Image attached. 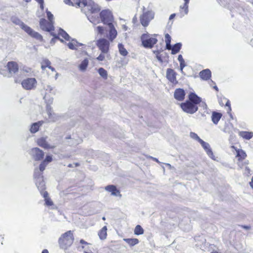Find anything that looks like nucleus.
Masks as SVG:
<instances>
[{"instance_id": "nucleus-1", "label": "nucleus", "mask_w": 253, "mask_h": 253, "mask_svg": "<svg viewBox=\"0 0 253 253\" xmlns=\"http://www.w3.org/2000/svg\"><path fill=\"white\" fill-rule=\"evenodd\" d=\"M83 4V7H81L82 10L87 16L90 22L93 23V20L92 18L89 17V15L90 14H95L97 13L100 10L98 5L90 0L88 1L85 0Z\"/></svg>"}, {"instance_id": "nucleus-2", "label": "nucleus", "mask_w": 253, "mask_h": 253, "mask_svg": "<svg viewBox=\"0 0 253 253\" xmlns=\"http://www.w3.org/2000/svg\"><path fill=\"white\" fill-rule=\"evenodd\" d=\"M74 240L73 233L72 231L70 230L61 236L59 238L58 243L61 249L66 250L72 245Z\"/></svg>"}, {"instance_id": "nucleus-3", "label": "nucleus", "mask_w": 253, "mask_h": 253, "mask_svg": "<svg viewBox=\"0 0 253 253\" xmlns=\"http://www.w3.org/2000/svg\"><path fill=\"white\" fill-rule=\"evenodd\" d=\"M13 22L16 24L20 25V28L24 30V31L26 32L31 37L40 41L42 40V37L41 35L34 31L32 28L25 24L20 20L15 19V20H13Z\"/></svg>"}, {"instance_id": "nucleus-4", "label": "nucleus", "mask_w": 253, "mask_h": 253, "mask_svg": "<svg viewBox=\"0 0 253 253\" xmlns=\"http://www.w3.org/2000/svg\"><path fill=\"white\" fill-rule=\"evenodd\" d=\"M34 175L35 179L36 184L38 189L42 195L44 192H45L44 190L45 189V185L43 176L41 175L40 172L38 170V169H35Z\"/></svg>"}, {"instance_id": "nucleus-5", "label": "nucleus", "mask_w": 253, "mask_h": 253, "mask_svg": "<svg viewBox=\"0 0 253 253\" xmlns=\"http://www.w3.org/2000/svg\"><path fill=\"white\" fill-rule=\"evenodd\" d=\"M142 44L145 48H152L156 43L158 40L156 38L151 37L147 34H144L141 37Z\"/></svg>"}, {"instance_id": "nucleus-6", "label": "nucleus", "mask_w": 253, "mask_h": 253, "mask_svg": "<svg viewBox=\"0 0 253 253\" xmlns=\"http://www.w3.org/2000/svg\"><path fill=\"white\" fill-rule=\"evenodd\" d=\"M51 104H47L46 106V113L47 115L46 120L49 123H54L58 121L61 118V116L54 113Z\"/></svg>"}, {"instance_id": "nucleus-7", "label": "nucleus", "mask_w": 253, "mask_h": 253, "mask_svg": "<svg viewBox=\"0 0 253 253\" xmlns=\"http://www.w3.org/2000/svg\"><path fill=\"white\" fill-rule=\"evenodd\" d=\"M21 84L24 89L26 90H32L36 88L37 81L34 78H28L23 80Z\"/></svg>"}, {"instance_id": "nucleus-8", "label": "nucleus", "mask_w": 253, "mask_h": 253, "mask_svg": "<svg viewBox=\"0 0 253 253\" xmlns=\"http://www.w3.org/2000/svg\"><path fill=\"white\" fill-rule=\"evenodd\" d=\"M180 106L184 112L191 114L195 113L198 109V106L196 104L189 101L182 103L180 104Z\"/></svg>"}, {"instance_id": "nucleus-9", "label": "nucleus", "mask_w": 253, "mask_h": 253, "mask_svg": "<svg viewBox=\"0 0 253 253\" xmlns=\"http://www.w3.org/2000/svg\"><path fill=\"white\" fill-rule=\"evenodd\" d=\"M96 45L102 53H108L109 51L110 42L104 38L99 39L96 42Z\"/></svg>"}, {"instance_id": "nucleus-10", "label": "nucleus", "mask_w": 253, "mask_h": 253, "mask_svg": "<svg viewBox=\"0 0 253 253\" xmlns=\"http://www.w3.org/2000/svg\"><path fill=\"white\" fill-rule=\"evenodd\" d=\"M100 18L102 22L107 25L112 24L113 20V15L111 12L109 10L102 11L100 13Z\"/></svg>"}, {"instance_id": "nucleus-11", "label": "nucleus", "mask_w": 253, "mask_h": 253, "mask_svg": "<svg viewBox=\"0 0 253 253\" xmlns=\"http://www.w3.org/2000/svg\"><path fill=\"white\" fill-rule=\"evenodd\" d=\"M154 14L152 11H148L143 12V14L140 17V21L142 25L144 27H147L150 21L154 18Z\"/></svg>"}, {"instance_id": "nucleus-12", "label": "nucleus", "mask_w": 253, "mask_h": 253, "mask_svg": "<svg viewBox=\"0 0 253 253\" xmlns=\"http://www.w3.org/2000/svg\"><path fill=\"white\" fill-rule=\"evenodd\" d=\"M40 26L41 29L45 31L51 32L54 30L53 23L48 22L43 18L40 20Z\"/></svg>"}, {"instance_id": "nucleus-13", "label": "nucleus", "mask_w": 253, "mask_h": 253, "mask_svg": "<svg viewBox=\"0 0 253 253\" xmlns=\"http://www.w3.org/2000/svg\"><path fill=\"white\" fill-rule=\"evenodd\" d=\"M30 154L35 161H40L43 159L44 156V152L37 147L32 149Z\"/></svg>"}, {"instance_id": "nucleus-14", "label": "nucleus", "mask_w": 253, "mask_h": 253, "mask_svg": "<svg viewBox=\"0 0 253 253\" xmlns=\"http://www.w3.org/2000/svg\"><path fill=\"white\" fill-rule=\"evenodd\" d=\"M44 89L46 91L44 96V99H45L47 104H52L53 102V98L52 97L48 99V93H50L52 94H55L56 91L54 87L48 84L44 86Z\"/></svg>"}, {"instance_id": "nucleus-15", "label": "nucleus", "mask_w": 253, "mask_h": 253, "mask_svg": "<svg viewBox=\"0 0 253 253\" xmlns=\"http://www.w3.org/2000/svg\"><path fill=\"white\" fill-rule=\"evenodd\" d=\"M47 137H42L37 139V143L38 145L44 149H52L55 147L54 146L50 145L46 141Z\"/></svg>"}, {"instance_id": "nucleus-16", "label": "nucleus", "mask_w": 253, "mask_h": 253, "mask_svg": "<svg viewBox=\"0 0 253 253\" xmlns=\"http://www.w3.org/2000/svg\"><path fill=\"white\" fill-rule=\"evenodd\" d=\"M8 72L10 74H14L18 71V65L17 63L14 61L8 62L6 65Z\"/></svg>"}, {"instance_id": "nucleus-17", "label": "nucleus", "mask_w": 253, "mask_h": 253, "mask_svg": "<svg viewBox=\"0 0 253 253\" xmlns=\"http://www.w3.org/2000/svg\"><path fill=\"white\" fill-rule=\"evenodd\" d=\"M108 26L109 34L107 37L111 42H112L117 35V32L113 24L107 25Z\"/></svg>"}, {"instance_id": "nucleus-18", "label": "nucleus", "mask_w": 253, "mask_h": 253, "mask_svg": "<svg viewBox=\"0 0 253 253\" xmlns=\"http://www.w3.org/2000/svg\"><path fill=\"white\" fill-rule=\"evenodd\" d=\"M167 78L169 81L173 84H176L177 83L176 79V73L171 69H167Z\"/></svg>"}, {"instance_id": "nucleus-19", "label": "nucleus", "mask_w": 253, "mask_h": 253, "mask_svg": "<svg viewBox=\"0 0 253 253\" xmlns=\"http://www.w3.org/2000/svg\"><path fill=\"white\" fill-rule=\"evenodd\" d=\"M105 189L106 191L111 192V195L115 196H120L121 197V194H120V192L119 190L117 189L116 187L113 185H109L105 187Z\"/></svg>"}, {"instance_id": "nucleus-20", "label": "nucleus", "mask_w": 253, "mask_h": 253, "mask_svg": "<svg viewBox=\"0 0 253 253\" xmlns=\"http://www.w3.org/2000/svg\"><path fill=\"white\" fill-rule=\"evenodd\" d=\"M199 143L201 144L203 148L206 151L208 156L213 159V155L211 149L210 144L208 143L205 142L202 139L200 140Z\"/></svg>"}, {"instance_id": "nucleus-21", "label": "nucleus", "mask_w": 253, "mask_h": 253, "mask_svg": "<svg viewBox=\"0 0 253 253\" xmlns=\"http://www.w3.org/2000/svg\"><path fill=\"white\" fill-rule=\"evenodd\" d=\"M185 95V93L183 89L177 88L174 91V98L178 101L183 100L184 99Z\"/></svg>"}, {"instance_id": "nucleus-22", "label": "nucleus", "mask_w": 253, "mask_h": 253, "mask_svg": "<svg viewBox=\"0 0 253 253\" xmlns=\"http://www.w3.org/2000/svg\"><path fill=\"white\" fill-rule=\"evenodd\" d=\"M188 101L197 106V104L201 102V98L198 96L195 93L191 92L189 95Z\"/></svg>"}, {"instance_id": "nucleus-23", "label": "nucleus", "mask_w": 253, "mask_h": 253, "mask_svg": "<svg viewBox=\"0 0 253 253\" xmlns=\"http://www.w3.org/2000/svg\"><path fill=\"white\" fill-rule=\"evenodd\" d=\"M200 77L202 80H208L211 77V72L209 69H205L199 73Z\"/></svg>"}, {"instance_id": "nucleus-24", "label": "nucleus", "mask_w": 253, "mask_h": 253, "mask_svg": "<svg viewBox=\"0 0 253 253\" xmlns=\"http://www.w3.org/2000/svg\"><path fill=\"white\" fill-rule=\"evenodd\" d=\"M43 123V121H39L33 124L30 129L31 132L33 133L37 132L39 130V127L42 125Z\"/></svg>"}, {"instance_id": "nucleus-25", "label": "nucleus", "mask_w": 253, "mask_h": 253, "mask_svg": "<svg viewBox=\"0 0 253 253\" xmlns=\"http://www.w3.org/2000/svg\"><path fill=\"white\" fill-rule=\"evenodd\" d=\"M222 117V114L220 113L213 112L211 116V120L213 124L216 125Z\"/></svg>"}, {"instance_id": "nucleus-26", "label": "nucleus", "mask_w": 253, "mask_h": 253, "mask_svg": "<svg viewBox=\"0 0 253 253\" xmlns=\"http://www.w3.org/2000/svg\"><path fill=\"white\" fill-rule=\"evenodd\" d=\"M68 47L72 50L77 49V48L80 46L82 45V44L78 42L75 40H72L71 42L67 43Z\"/></svg>"}, {"instance_id": "nucleus-27", "label": "nucleus", "mask_w": 253, "mask_h": 253, "mask_svg": "<svg viewBox=\"0 0 253 253\" xmlns=\"http://www.w3.org/2000/svg\"><path fill=\"white\" fill-rule=\"evenodd\" d=\"M57 36H61L63 38L67 41H70V37L69 35L63 30L60 29L58 31Z\"/></svg>"}, {"instance_id": "nucleus-28", "label": "nucleus", "mask_w": 253, "mask_h": 253, "mask_svg": "<svg viewBox=\"0 0 253 253\" xmlns=\"http://www.w3.org/2000/svg\"><path fill=\"white\" fill-rule=\"evenodd\" d=\"M88 64V60L87 58L84 59L79 65V69L83 72L86 70Z\"/></svg>"}, {"instance_id": "nucleus-29", "label": "nucleus", "mask_w": 253, "mask_h": 253, "mask_svg": "<svg viewBox=\"0 0 253 253\" xmlns=\"http://www.w3.org/2000/svg\"><path fill=\"white\" fill-rule=\"evenodd\" d=\"M124 241L131 246H133L139 243V240L136 238L124 239Z\"/></svg>"}, {"instance_id": "nucleus-30", "label": "nucleus", "mask_w": 253, "mask_h": 253, "mask_svg": "<svg viewBox=\"0 0 253 253\" xmlns=\"http://www.w3.org/2000/svg\"><path fill=\"white\" fill-rule=\"evenodd\" d=\"M118 48L120 54L124 56H126L127 55L128 52L126 49L124 47V46L122 43L118 44Z\"/></svg>"}, {"instance_id": "nucleus-31", "label": "nucleus", "mask_w": 253, "mask_h": 253, "mask_svg": "<svg viewBox=\"0 0 253 253\" xmlns=\"http://www.w3.org/2000/svg\"><path fill=\"white\" fill-rule=\"evenodd\" d=\"M240 135L243 138H245L247 140L250 139L253 136V132H247L242 131L240 132Z\"/></svg>"}, {"instance_id": "nucleus-32", "label": "nucleus", "mask_w": 253, "mask_h": 253, "mask_svg": "<svg viewBox=\"0 0 253 253\" xmlns=\"http://www.w3.org/2000/svg\"><path fill=\"white\" fill-rule=\"evenodd\" d=\"M43 197L45 198V205L47 206L53 205V203L51 200L48 197V193L47 192H44L42 194Z\"/></svg>"}, {"instance_id": "nucleus-33", "label": "nucleus", "mask_w": 253, "mask_h": 253, "mask_svg": "<svg viewBox=\"0 0 253 253\" xmlns=\"http://www.w3.org/2000/svg\"><path fill=\"white\" fill-rule=\"evenodd\" d=\"M107 235V227L104 226L98 233V236L101 239H104L106 238Z\"/></svg>"}, {"instance_id": "nucleus-34", "label": "nucleus", "mask_w": 253, "mask_h": 253, "mask_svg": "<svg viewBox=\"0 0 253 253\" xmlns=\"http://www.w3.org/2000/svg\"><path fill=\"white\" fill-rule=\"evenodd\" d=\"M182 44L181 43H177L175 44L173 46L171 50V54H175L178 52L181 49Z\"/></svg>"}, {"instance_id": "nucleus-35", "label": "nucleus", "mask_w": 253, "mask_h": 253, "mask_svg": "<svg viewBox=\"0 0 253 253\" xmlns=\"http://www.w3.org/2000/svg\"><path fill=\"white\" fill-rule=\"evenodd\" d=\"M85 0H72L71 4L72 6H78L79 7H83V3H84V1Z\"/></svg>"}, {"instance_id": "nucleus-36", "label": "nucleus", "mask_w": 253, "mask_h": 253, "mask_svg": "<svg viewBox=\"0 0 253 253\" xmlns=\"http://www.w3.org/2000/svg\"><path fill=\"white\" fill-rule=\"evenodd\" d=\"M134 233L137 235H142L144 233V230L140 225H137L135 227Z\"/></svg>"}, {"instance_id": "nucleus-37", "label": "nucleus", "mask_w": 253, "mask_h": 253, "mask_svg": "<svg viewBox=\"0 0 253 253\" xmlns=\"http://www.w3.org/2000/svg\"><path fill=\"white\" fill-rule=\"evenodd\" d=\"M98 73L103 78L106 79L107 77V72L103 68H100L98 70Z\"/></svg>"}, {"instance_id": "nucleus-38", "label": "nucleus", "mask_w": 253, "mask_h": 253, "mask_svg": "<svg viewBox=\"0 0 253 253\" xmlns=\"http://www.w3.org/2000/svg\"><path fill=\"white\" fill-rule=\"evenodd\" d=\"M50 34L51 36L54 37V38L52 39L50 41V43L53 44L55 43L56 40H59L61 42H63V40L61 39L58 36H57V34L51 32H50Z\"/></svg>"}, {"instance_id": "nucleus-39", "label": "nucleus", "mask_w": 253, "mask_h": 253, "mask_svg": "<svg viewBox=\"0 0 253 253\" xmlns=\"http://www.w3.org/2000/svg\"><path fill=\"white\" fill-rule=\"evenodd\" d=\"M105 29L101 26H97L95 29V31L98 34L101 35H103L104 33Z\"/></svg>"}, {"instance_id": "nucleus-40", "label": "nucleus", "mask_w": 253, "mask_h": 253, "mask_svg": "<svg viewBox=\"0 0 253 253\" xmlns=\"http://www.w3.org/2000/svg\"><path fill=\"white\" fill-rule=\"evenodd\" d=\"M184 3L183 5H181V8H185V13L187 14L188 12V3L189 2V0H184Z\"/></svg>"}, {"instance_id": "nucleus-41", "label": "nucleus", "mask_w": 253, "mask_h": 253, "mask_svg": "<svg viewBox=\"0 0 253 253\" xmlns=\"http://www.w3.org/2000/svg\"><path fill=\"white\" fill-rule=\"evenodd\" d=\"M246 154L242 150L237 152V156L239 158V159H244L246 158Z\"/></svg>"}, {"instance_id": "nucleus-42", "label": "nucleus", "mask_w": 253, "mask_h": 253, "mask_svg": "<svg viewBox=\"0 0 253 253\" xmlns=\"http://www.w3.org/2000/svg\"><path fill=\"white\" fill-rule=\"evenodd\" d=\"M47 165V164H46V163H45V162H43V161L40 164V167H39V169H38L39 171H40L41 175H42V172L45 169V167H46Z\"/></svg>"}, {"instance_id": "nucleus-43", "label": "nucleus", "mask_w": 253, "mask_h": 253, "mask_svg": "<svg viewBox=\"0 0 253 253\" xmlns=\"http://www.w3.org/2000/svg\"><path fill=\"white\" fill-rule=\"evenodd\" d=\"M190 136L193 139L197 140L199 142L200 141V140H201V139L195 132H190Z\"/></svg>"}, {"instance_id": "nucleus-44", "label": "nucleus", "mask_w": 253, "mask_h": 253, "mask_svg": "<svg viewBox=\"0 0 253 253\" xmlns=\"http://www.w3.org/2000/svg\"><path fill=\"white\" fill-rule=\"evenodd\" d=\"M47 17L48 19L49 20L48 22H51L53 23V14L49 11H46Z\"/></svg>"}, {"instance_id": "nucleus-45", "label": "nucleus", "mask_w": 253, "mask_h": 253, "mask_svg": "<svg viewBox=\"0 0 253 253\" xmlns=\"http://www.w3.org/2000/svg\"><path fill=\"white\" fill-rule=\"evenodd\" d=\"M52 161V157L51 156H46L45 159L43 161V162H45L46 164H48L49 163H50Z\"/></svg>"}, {"instance_id": "nucleus-46", "label": "nucleus", "mask_w": 253, "mask_h": 253, "mask_svg": "<svg viewBox=\"0 0 253 253\" xmlns=\"http://www.w3.org/2000/svg\"><path fill=\"white\" fill-rule=\"evenodd\" d=\"M106 53H101L97 57L96 59L98 61H103L105 59V54Z\"/></svg>"}, {"instance_id": "nucleus-47", "label": "nucleus", "mask_w": 253, "mask_h": 253, "mask_svg": "<svg viewBox=\"0 0 253 253\" xmlns=\"http://www.w3.org/2000/svg\"><path fill=\"white\" fill-rule=\"evenodd\" d=\"M171 42L170 36L168 34H166L165 35V42H168V43H169V42Z\"/></svg>"}, {"instance_id": "nucleus-48", "label": "nucleus", "mask_w": 253, "mask_h": 253, "mask_svg": "<svg viewBox=\"0 0 253 253\" xmlns=\"http://www.w3.org/2000/svg\"><path fill=\"white\" fill-rule=\"evenodd\" d=\"M42 62L46 66V67L48 68V66H50L51 62L48 59L43 60Z\"/></svg>"}, {"instance_id": "nucleus-49", "label": "nucleus", "mask_w": 253, "mask_h": 253, "mask_svg": "<svg viewBox=\"0 0 253 253\" xmlns=\"http://www.w3.org/2000/svg\"><path fill=\"white\" fill-rule=\"evenodd\" d=\"M40 4V8L42 10H43V0H36Z\"/></svg>"}, {"instance_id": "nucleus-50", "label": "nucleus", "mask_w": 253, "mask_h": 253, "mask_svg": "<svg viewBox=\"0 0 253 253\" xmlns=\"http://www.w3.org/2000/svg\"><path fill=\"white\" fill-rule=\"evenodd\" d=\"M186 66V64L185 63V61L184 62H180V69L181 71V72H183V68Z\"/></svg>"}, {"instance_id": "nucleus-51", "label": "nucleus", "mask_w": 253, "mask_h": 253, "mask_svg": "<svg viewBox=\"0 0 253 253\" xmlns=\"http://www.w3.org/2000/svg\"><path fill=\"white\" fill-rule=\"evenodd\" d=\"M166 48L168 50H172V46L170 44V42H169V43L168 42H166Z\"/></svg>"}, {"instance_id": "nucleus-52", "label": "nucleus", "mask_w": 253, "mask_h": 253, "mask_svg": "<svg viewBox=\"0 0 253 253\" xmlns=\"http://www.w3.org/2000/svg\"><path fill=\"white\" fill-rule=\"evenodd\" d=\"M225 105H226V106L228 107V113L229 112H230L231 111V108L230 106V103L229 100H227V102L226 103Z\"/></svg>"}, {"instance_id": "nucleus-53", "label": "nucleus", "mask_w": 253, "mask_h": 253, "mask_svg": "<svg viewBox=\"0 0 253 253\" xmlns=\"http://www.w3.org/2000/svg\"><path fill=\"white\" fill-rule=\"evenodd\" d=\"M180 7H181V6ZM180 9H181V10H180V13L181 17H183L185 15L187 14L185 13V8H180Z\"/></svg>"}, {"instance_id": "nucleus-54", "label": "nucleus", "mask_w": 253, "mask_h": 253, "mask_svg": "<svg viewBox=\"0 0 253 253\" xmlns=\"http://www.w3.org/2000/svg\"><path fill=\"white\" fill-rule=\"evenodd\" d=\"M178 60L179 62V63H180V62H184V60L183 58V57H182V56L181 55H178Z\"/></svg>"}, {"instance_id": "nucleus-55", "label": "nucleus", "mask_w": 253, "mask_h": 253, "mask_svg": "<svg viewBox=\"0 0 253 253\" xmlns=\"http://www.w3.org/2000/svg\"><path fill=\"white\" fill-rule=\"evenodd\" d=\"M148 158L152 159L153 160L155 161V162H156L158 163H160V162L156 158L150 156H148Z\"/></svg>"}, {"instance_id": "nucleus-56", "label": "nucleus", "mask_w": 253, "mask_h": 253, "mask_svg": "<svg viewBox=\"0 0 253 253\" xmlns=\"http://www.w3.org/2000/svg\"><path fill=\"white\" fill-rule=\"evenodd\" d=\"M201 105H201L202 107H203L204 109H207V104H206V103H205V102H202V101H201Z\"/></svg>"}, {"instance_id": "nucleus-57", "label": "nucleus", "mask_w": 253, "mask_h": 253, "mask_svg": "<svg viewBox=\"0 0 253 253\" xmlns=\"http://www.w3.org/2000/svg\"><path fill=\"white\" fill-rule=\"evenodd\" d=\"M64 1L65 2V3H66V4H68L69 5H72V4H71L72 0H64Z\"/></svg>"}, {"instance_id": "nucleus-58", "label": "nucleus", "mask_w": 253, "mask_h": 253, "mask_svg": "<svg viewBox=\"0 0 253 253\" xmlns=\"http://www.w3.org/2000/svg\"><path fill=\"white\" fill-rule=\"evenodd\" d=\"M242 227L246 230H249L251 229V227L250 226L242 225Z\"/></svg>"}, {"instance_id": "nucleus-59", "label": "nucleus", "mask_w": 253, "mask_h": 253, "mask_svg": "<svg viewBox=\"0 0 253 253\" xmlns=\"http://www.w3.org/2000/svg\"><path fill=\"white\" fill-rule=\"evenodd\" d=\"M175 13H173V14H172L170 15L169 17V20H172L173 18H174V17H175Z\"/></svg>"}, {"instance_id": "nucleus-60", "label": "nucleus", "mask_w": 253, "mask_h": 253, "mask_svg": "<svg viewBox=\"0 0 253 253\" xmlns=\"http://www.w3.org/2000/svg\"><path fill=\"white\" fill-rule=\"evenodd\" d=\"M80 243L82 244H84V245L88 244V243L86 242H85V241H84L83 239L80 240Z\"/></svg>"}, {"instance_id": "nucleus-61", "label": "nucleus", "mask_w": 253, "mask_h": 253, "mask_svg": "<svg viewBox=\"0 0 253 253\" xmlns=\"http://www.w3.org/2000/svg\"><path fill=\"white\" fill-rule=\"evenodd\" d=\"M41 68L43 70H44L46 68V66L43 64V62L42 63Z\"/></svg>"}, {"instance_id": "nucleus-62", "label": "nucleus", "mask_w": 253, "mask_h": 253, "mask_svg": "<svg viewBox=\"0 0 253 253\" xmlns=\"http://www.w3.org/2000/svg\"><path fill=\"white\" fill-rule=\"evenodd\" d=\"M251 187L253 189V177L252 178L251 181L250 182Z\"/></svg>"}, {"instance_id": "nucleus-63", "label": "nucleus", "mask_w": 253, "mask_h": 253, "mask_svg": "<svg viewBox=\"0 0 253 253\" xmlns=\"http://www.w3.org/2000/svg\"><path fill=\"white\" fill-rule=\"evenodd\" d=\"M165 165H166V166H167L169 169H172V167L171 166V165L169 164H168V163H165Z\"/></svg>"}, {"instance_id": "nucleus-64", "label": "nucleus", "mask_w": 253, "mask_h": 253, "mask_svg": "<svg viewBox=\"0 0 253 253\" xmlns=\"http://www.w3.org/2000/svg\"><path fill=\"white\" fill-rule=\"evenodd\" d=\"M42 253H48V251L47 250L45 249L42 251Z\"/></svg>"}]
</instances>
